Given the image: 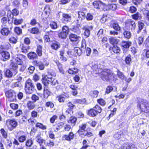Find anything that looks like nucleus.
<instances>
[{"label":"nucleus","mask_w":149,"mask_h":149,"mask_svg":"<svg viewBox=\"0 0 149 149\" xmlns=\"http://www.w3.org/2000/svg\"><path fill=\"white\" fill-rule=\"evenodd\" d=\"M77 118L74 117H71L70 118V122L71 123L73 124V126L75 125L76 120Z\"/></svg>","instance_id":"obj_59"},{"label":"nucleus","mask_w":149,"mask_h":149,"mask_svg":"<svg viewBox=\"0 0 149 149\" xmlns=\"http://www.w3.org/2000/svg\"><path fill=\"white\" fill-rule=\"evenodd\" d=\"M103 33V30L102 29H100L98 31L97 36L98 37L99 39H101L102 38V34Z\"/></svg>","instance_id":"obj_57"},{"label":"nucleus","mask_w":149,"mask_h":149,"mask_svg":"<svg viewBox=\"0 0 149 149\" xmlns=\"http://www.w3.org/2000/svg\"><path fill=\"white\" fill-rule=\"evenodd\" d=\"M37 48L36 50V52L39 56H41L42 55V46L37 45Z\"/></svg>","instance_id":"obj_24"},{"label":"nucleus","mask_w":149,"mask_h":149,"mask_svg":"<svg viewBox=\"0 0 149 149\" xmlns=\"http://www.w3.org/2000/svg\"><path fill=\"white\" fill-rule=\"evenodd\" d=\"M31 99L32 100V101L35 103L37 101L39 100V96H38L36 95L33 94L32 95L31 97Z\"/></svg>","instance_id":"obj_38"},{"label":"nucleus","mask_w":149,"mask_h":149,"mask_svg":"<svg viewBox=\"0 0 149 149\" xmlns=\"http://www.w3.org/2000/svg\"><path fill=\"white\" fill-rule=\"evenodd\" d=\"M25 84V90L26 94H31L35 90V86L30 79H27Z\"/></svg>","instance_id":"obj_1"},{"label":"nucleus","mask_w":149,"mask_h":149,"mask_svg":"<svg viewBox=\"0 0 149 149\" xmlns=\"http://www.w3.org/2000/svg\"><path fill=\"white\" fill-rule=\"evenodd\" d=\"M101 111L102 109L101 107L97 105L88 111V114L90 116L94 117L98 113H101Z\"/></svg>","instance_id":"obj_2"},{"label":"nucleus","mask_w":149,"mask_h":149,"mask_svg":"<svg viewBox=\"0 0 149 149\" xmlns=\"http://www.w3.org/2000/svg\"><path fill=\"white\" fill-rule=\"evenodd\" d=\"M50 27L52 29H56L57 28V23L54 22H52L50 23L49 25Z\"/></svg>","instance_id":"obj_44"},{"label":"nucleus","mask_w":149,"mask_h":149,"mask_svg":"<svg viewBox=\"0 0 149 149\" xmlns=\"http://www.w3.org/2000/svg\"><path fill=\"white\" fill-rule=\"evenodd\" d=\"M10 69L17 73L18 72V65L16 62L11 60L10 64Z\"/></svg>","instance_id":"obj_11"},{"label":"nucleus","mask_w":149,"mask_h":149,"mask_svg":"<svg viewBox=\"0 0 149 149\" xmlns=\"http://www.w3.org/2000/svg\"><path fill=\"white\" fill-rule=\"evenodd\" d=\"M9 21V19L6 16H4L1 19V22L4 26H6L7 22Z\"/></svg>","instance_id":"obj_29"},{"label":"nucleus","mask_w":149,"mask_h":149,"mask_svg":"<svg viewBox=\"0 0 149 149\" xmlns=\"http://www.w3.org/2000/svg\"><path fill=\"white\" fill-rule=\"evenodd\" d=\"M44 11L46 14L49 13L51 11L50 7L48 6H46L44 9Z\"/></svg>","instance_id":"obj_61"},{"label":"nucleus","mask_w":149,"mask_h":149,"mask_svg":"<svg viewBox=\"0 0 149 149\" xmlns=\"http://www.w3.org/2000/svg\"><path fill=\"white\" fill-rule=\"evenodd\" d=\"M0 32L2 35L7 36L10 33V30L8 28L3 27L1 30Z\"/></svg>","instance_id":"obj_19"},{"label":"nucleus","mask_w":149,"mask_h":149,"mask_svg":"<svg viewBox=\"0 0 149 149\" xmlns=\"http://www.w3.org/2000/svg\"><path fill=\"white\" fill-rule=\"evenodd\" d=\"M117 8L116 5L115 4H110L107 5L105 4L104 10H111L115 11Z\"/></svg>","instance_id":"obj_9"},{"label":"nucleus","mask_w":149,"mask_h":149,"mask_svg":"<svg viewBox=\"0 0 149 149\" xmlns=\"http://www.w3.org/2000/svg\"><path fill=\"white\" fill-rule=\"evenodd\" d=\"M107 72H103L102 73L103 75L102 79L104 80L109 81L110 79H111L114 77V74L111 72L109 71Z\"/></svg>","instance_id":"obj_5"},{"label":"nucleus","mask_w":149,"mask_h":149,"mask_svg":"<svg viewBox=\"0 0 149 149\" xmlns=\"http://www.w3.org/2000/svg\"><path fill=\"white\" fill-rule=\"evenodd\" d=\"M112 49L113 52L116 54L119 53L120 51V48L116 45L113 46Z\"/></svg>","instance_id":"obj_47"},{"label":"nucleus","mask_w":149,"mask_h":149,"mask_svg":"<svg viewBox=\"0 0 149 149\" xmlns=\"http://www.w3.org/2000/svg\"><path fill=\"white\" fill-rule=\"evenodd\" d=\"M50 92L47 89L45 88L44 90V97L45 98L47 99L49 96Z\"/></svg>","instance_id":"obj_35"},{"label":"nucleus","mask_w":149,"mask_h":149,"mask_svg":"<svg viewBox=\"0 0 149 149\" xmlns=\"http://www.w3.org/2000/svg\"><path fill=\"white\" fill-rule=\"evenodd\" d=\"M113 28L116 30L117 31L120 30V27L118 24L116 23H114L112 25Z\"/></svg>","instance_id":"obj_58"},{"label":"nucleus","mask_w":149,"mask_h":149,"mask_svg":"<svg viewBox=\"0 0 149 149\" xmlns=\"http://www.w3.org/2000/svg\"><path fill=\"white\" fill-rule=\"evenodd\" d=\"M18 8H15L13 9L11 13L13 14V15H14L15 16H17L19 14V11L18 10Z\"/></svg>","instance_id":"obj_49"},{"label":"nucleus","mask_w":149,"mask_h":149,"mask_svg":"<svg viewBox=\"0 0 149 149\" xmlns=\"http://www.w3.org/2000/svg\"><path fill=\"white\" fill-rule=\"evenodd\" d=\"M62 31L68 34L69 32V29L68 27L66 26H63L62 27Z\"/></svg>","instance_id":"obj_50"},{"label":"nucleus","mask_w":149,"mask_h":149,"mask_svg":"<svg viewBox=\"0 0 149 149\" xmlns=\"http://www.w3.org/2000/svg\"><path fill=\"white\" fill-rule=\"evenodd\" d=\"M9 41L11 43L15 44L17 42V40L15 37H12L9 38Z\"/></svg>","instance_id":"obj_64"},{"label":"nucleus","mask_w":149,"mask_h":149,"mask_svg":"<svg viewBox=\"0 0 149 149\" xmlns=\"http://www.w3.org/2000/svg\"><path fill=\"white\" fill-rule=\"evenodd\" d=\"M0 132L3 137L6 139L7 138L8 135L6 132L5 130L4 129L1 128L0 130Z\"/></svg>","instance_id":"obj_48"},{"label":"nucleus","mask_w":149,"mask_h":149,"mask_svg":"<svg viewBox=\"0 0 149 149\" xmlns=\"http://www.w3.org/2000/svg\"><path fill=\"white\" fill-rule=\"evenodd\" d=\"M17 73L10 69H7L4 71V75L6 77L11 78L14 77Z\"/></svg>","instance_id":"obj_6"},{"label":"nucleus","mask_w":149,"mask_h":149,"mask_svg":"<svg viewBox=\"0 0 149 149\" xmlns=\"http://www.w3.org/2000/svg\"><path fill=\"white\" fill-rule=\"evenodd\" d=\"M86 17L87 20L90 21L92 20L93 19V15L90 13H88Z\"/></svg>","instance_id":"obj_54"},{"label":"nucleus","mask_w":149,"mask_h":149,"mask_svg":"<svg viewBox=\"0 0 149 149\" xmlns=\"http://www.w3.org/2000/svg\"><path fill=\"white\" fill-rule=\"evenodd\" d=\"M68 34L62 31L58 33V36L59 38L62 39H65Z\"/></svg>","instance_id":"obj_40"},{"label":"nucleus","mask_w":149,"mask_h":149,"mask_svg":"<svg viewBox=\"0 0 149 149\" xmlns=\"http://www.w3.org/2000/svg\"><path fill=\"white\" fill-rule=\"evenodd\" d=\"M29 49V47L28 46H25L23 45L22 46L21 50L22 52L24 53H26L28 52V50Z\"/></svg>","instance_id":"obj_43"},{"label":"nucleus","mask_w":149,"mask_h":149,"mask_svg":"<svg viewBox=\"0 0 149 149\" xmlns=\"http://www.w3.org/2000/svg\"><path fill=\"white\" fill-rule=\"evenodd\" d=\"M81 26H76L75 25H73L70 28V29L73 32L79 35L81 33L80 29L79 28Z\"/></svg>","instance_id":"obj_13"},{"label":"nucleus","mask_w":149,"mask_h":149,"mask_svg":"<svg viewBox=\"0 0 149 149\" xmlns=\"http://www.w3.org/2000/svg\"><path fill=\"white\" fill-rule=\"evenodd\" d=\"M14 20V24L16 25L21 24L23 22V19H18L16 18H15Z\"/></svg>","instance_id":"obj_41"},{"label":"nucleus","mask_w":149,"mask_h":149,"mask_svg":"<svg viewBox=\"0 0 149 149\" xmlns=\"http://www.w3.org/2000/svg\"><path fill=\"white\" fill-rule=\"evenodd\" d=\"M21 86V83L19 82H16L12 83L11 86V87L14 88L16 87H20Z\"/></svg>","instance_id":"obj_37"},{"label":"nucleus","mask_w":149,"mask_h":149,"mask_svg":"<svg viewBox=\"0 0 149 149\" xmlns=\"http://www.w3.org/2000/svg\"><path fill=\"white\" fill-rule=\"evenodd\" d=\"M33 64L35 66L38 67L39 69L41 70H43L45 68V65L47 66L49 63H46L44 64L42 61L36 60L32 62Z\"/></svg>","instance_id":"obj_7"},{"label":"nucleus","mask_w":149,"mask_h":149,"mask_svg":"<svg viewBox=\"0 0 149 149\" xmlns=\"http://www.w3.org/2000/svg\"><path fill=\"white\" fill-rule=\"evenodd\" d=\"M74 102L76 103L84 104L86 102V100L85 98H83L81 99H75L74 100Z\"/></svg>","instance_id":"obj_30"},{"label":"nucleus","mask_w":149,"mask_h":149,"mask_svg":"<svg viewBox=\"0 0 149 149\" xmlns=\"http://www.w3.org/2000/svg\"><path fill=\"white\" fill-rule=\"evenodd\" d=\"M28 31L31 33L37 34L38 33L39 30L38 28L35 27L29 29Z\"/></svg>","instance_id":"obj_25"},{"label":"nucleus","mask_w":149,"mask_h":149,"mask_svg":"<svg viewBox=\"0 0 149 149\" xmlns=\"http://www.w3.org/2000/svg\"><path fill=\"white\" fill-rule=\"evenodd\" d=\"M13 6L15 8H19L20 4L19 1L18 0H14L12 3Z\"/></svg>","instance_id":"obj_34"},{"label":"nucleus","mask_w":149,"mask_h":149,"mask_svg":"<svg viewBox=\"0 0 149 149\" xmlns=\"http://www.w3.org/2000/svg\"><path fill=\"white\" fill-rule=\"evenodd\" d=\"M2 56L1 59L3 61L8 60L10 57L9 53L6 51H3L1 53Z\"/></svg>","instance_id":"obj_12"},{"label":"nucleus","mask_w":149,"mask_h":149,"mask_svg":"<svg viewBox=\"0 0 149 149\" xmlns=\"http://www.w3.org/2000/svg\"><path fill=\"white\" fill-rule=\"evenodd\" d=\"M38 113L37 111L34 110L32 111L31 113V116L33 118H37L38 116Z\"/></svg>","instance_id":"obj_62"},{"label":"nucleus","mask_w":149,"mask_h":149,"mask_svg":"<svg viewBox=\"0 0 149 149\" xmlns=\"http://www.w3.org/2000/svg\"><path fill=\"white\" fill-rule=\"evenodd\" d=\"M26 138L25 136L22 135L18 137V140L19 142H23L26 140Z\"/></svg>","instance_id":"obj_51"},{"label":"nucleus","mask_w":149,"mask_h":149,"mask_svg":"<svg viewBox=\"0 0 149 149\" xmlns=\"http://www.w3.org/2000/svg\"><path fill=\"white\" fill-rule=\"evenodd\" d=\"M35 139L36 141L39 144L40 146H42V143H44L45 144V141L42 139L40 134H38L37 135Z\"/></svg>","instance_id":"obj_18"},{"label":"nucleus","mask_w":149,"mask_h":149,"mask_svg":"<svg viewBox=\"0 0 149 149\" xmlns=\"http://www.w3.org/2000/svg\"><path fill=\"white\" fill-rule=\"evenodd\" d=\"M14 31L18 35L22 33V30L19 27H15L14 29Z\"/></svg>","instance_id":"obj_52"},{"label":"nucleus","mask_w":149,"mask_h":149,"mask_svg":"<svg viewBox=\"0 0 149 149\" xmlns=\"http://www.w3.org/2000/svg\"><path fill=\"white\" fill-rule=\"evenodd\" d=\"M62 21L64 23H67L70 22L71 19V16L70 14L63 13L62 15Z\"/></svg>","instance_id":"obj_10"},{"label":"nucleus","mask_w":149,"mask_h":149,"mask_svg":"<svg viewBox=\"0 0 149 149\" xmlns=\"http://www.w3.org/2000/svg\"><path fill=\"white\" fill-rule=\"evenodd\" d=\"M123 34L124 37L127 39H130L131 37L130 32L128 31L125 30Z\"/></svg>","instance_id":"obj_31"},{"label":"nucleus","mask_w":149,"mask_h":149,"mask_svg":"<svg viewBox=\"0 0 149 149\" xmlns=\"http://www.w3.org/2000/svg\"><path fill=\"white\" fill-rule=\"evenodd\" d=\"M121 149H134L133 147L130 145L128 144H124L121 148Z\"/></svg>","instance_id":"obj_36"},{"label":"nucleus","mask_w":149,"mask_h":149,"mask_svg":"<svg viewBox=\"0 0 149 149\" xmlns=\"http://www.w3.org/2000/svg\"><path fill=\"white\" fill-rule=\"evenodd\" d=\"M130 26H131L132 30H134L136 27V24L135 22L134 21H132L131 20L130 22Z\"/></svg>","instance_id":"obj_56"},{"label":"nucleus","mask_w":149,"mask_h":149,"mask_svg":"<svg viewBox=\"0 0 149 149\" xmlns=\"http://www.w3.org/2000/svg\"><path fill=\"white\" fill-rule=\"evenodd\" d=\"M74 54L76 56L77 55L79 56H80L81 54V49L77 47H75L74 49Z\"/></svg>","instance_id":"obj_27"},{"label":"nucleus","mask_w":149,"mask_h":149,"mask_svg":"<svg viewBox=\"0 0 149 149\" xmlns=\"http://www.w3.org/2000/svg\"><path fill=\"white\" fill-rule=\"evenodd\" d=\"M113 89V87L111 86H109L107 87L106 89V93L109 94L111 92Z\"/></svg>","instance_id":"obj_55"},{"label":"nucleus","mask_w":149,"mask_h":149,"mask_svg":"<svg viewBox=\"0 0 149 149\" xmlns=\"http://www.w3.org/2000/svg\"><path fill=\"white\" fill-rule=\"evenodd\" d=\"M122 47L125 48H128L132 45V42L129 41H123L121 43Z\"/></svg>","instance_id":"obj_21"},{"label":"nucleus","mask_w":149,"mask_h":149,"mask_svg":"<svg viewBox=\"0 0 149 149\" xmlns=\"http://www.w3.org/2000/svg\"><path fill=\"white\" fill-rule=\"evenodd\" d=\"M42 81L43 84L46 86H47L48 85L49 82V80H48V79L45 78V76L42 77Z\"/></svg>","instance_id":"obj_45"},{"label":"nucleus","mask_w":149,"mask_h":149,"mask_svg":"<svg viewBox=\"0 0 149 149\" xmlns=\"http://www.w3.org/2000/svg\"><path fill=\"white\" fill-rule=\"evenodd\" d=\"M45 105L47 107H50L51 108H52L54 106V104L52 102H48L46 103Z\"/></svg>","instance_id":"obj_63"},{"label":"nucleus","mask_w":149,"mask_h":149,"mask_svg":"<svg viewBox=\"0 0 149 149\" xmlns=\"http://www.w3.org/2000/svg\"><path fill=\"white\" fill-rule=\"evenodd\" d=\"M74 137V134L72 132H70L68 135H65L64 136V138L66 140L70 141L73 139Z\"/></svg>","instance_id":"obj_26"},{"label":"nucleus","mask_w":149,"mask_h":149,"mask_svg":"<svg viewBox=\"0 0 149 149\" xmlns=\"http://www.w3.org/2000/svg\"><path fill=\"white\" fill-rule=\"evenodd\" d=\"M97 102L101 105L104 106L106 104L105 101L102 99L100 98L97 100Z\"/></svg>","instance_id":"obj_53"},{"label":"nucleus","mask_w":149,"mask_h":149,"mask_svg":"<svg viewBox=\"0 0 149 149\" xmlns=\"http://www.w3.org/2000/svg\"><path fill=\"white\" fill-rule=\"evenodd\" d=\"M78 18L81 21L84 20L86 18L85 13L86 12L80 11L78 12Z\"/></svg>","instance_id":"obj_22"},{"label":"nucleus","mask_w":149,"mask_h":149,"mask_svg":"<svg viewBox=\"0 0 149 149\" xmlns=\"http://www.w3.org/2000/svg\"><path fill=\"white\" fill-rule=\"evenodd\" d=\"M28 57L30 59L34 60L38 58L37 54L34 52H31L28 54Z\"/></svg>","instance_id":"obj_20"},{"label":"nucleus","mask_w":149,"mask_h":149,"mask_svg":"<svg viewBox=\"0 0 149 149\" xmlns=\"http://www.w3.org/2000/svg\"><path fill=\"white\" fill-rule=\"evenodd\" d=\"M138 27L139 31H138L137 32L138 33H139V32L141 31V30L143 29V27L144 26V24L143 23L141 22V21H140L138 22Z\"/></svg>","instance_id":"obj_42"},{"label":"nucleus","mask_w":149,"mask_h":149,"mask_svg":"<svg viewBox=\"0 0 149 149\" xmlns=\"http://www.w3.org/2000/svg\"><path fill=\"white\" fill-rule=\"evenodd\" d=\"M5 93L6 97L10 101H13L15 100L16 94L14 91L10 90L6 91Z\"/></svg>","instance_id":"obj_4"},{"label":"nucleus","mask_w":149,"mask_h":149,"mask_svg":"<svg viewBox=\"0 0 149 149\" xmlns=\"http://www.w3.org/2000/svg\"><path fill=\"white\" fill-rule=\"evenodd\" d=\"M93 5L94 7L97 9H99L102 8L104 10L105 4L100 1H95L93 3Z\"/></svg>","instance_id":"obj_8"},{"label":"nucleus","mask_w":149,"mask_h":149,"mask_svg":"<svg viewBox=\"0 0 149 149\" xmlns=\"http://www.w3.org/2000/svg\"><path fill=\"white\" fill-rule=\"evenodd\" d=\"M51 47L52 49L56 50L61 47V45L59 42L54 41L52 43Z\"/></svg>","instance_id":"obj_14"},{"label":"nucleus","mask_w":149,"mask_h":149,"mask_svg":"<svg viewBox=\"0 0 149 149\" xmlns=\"http://www.w3.org/2000/svg\"><path fill=\"white\" fill-rule=\"evenodd\" d=\"M36 127H38L42 130L46 129L47 127L46 126L42 124L38 123L36 125Z\"/></svg>","instance_id":"obj_46"},{"label":"nucleus","mask_w":149,"mask_h":149,"mask_svg":"<svg viewBox=\"0 0 149 149\" xmlns=\"http://www.w3.org/2000/svg\"><path fill=\"white\" fill-rule=\"evenodd\" d=\"M78 132L79 133V135L81 136L82 137H84V134L86 132L85 130H82V129H79Z\"/></svg>","instance_id":"obj_60"},{"label":"nucleus","mask_w":149,"mask_h":149,"mask_svg":"<svg viewBox=\"0 0 149 149\" xmlns=\"http://www.w3.org/2000/svg\"><path fill=\"white\" fill-rule=\"evenodd\" d=\"M82 29L84 31V36L86 38L89 37L90 34V30L88 28L85 26L83 27Z\"/></svg>","instance_id":"obj_23"},{"label":"nucleus","mask_w":149,"mask_h":149,"mask_svg":"<svg viewBox=\"0 0 149 149\" xmlns=\"http://www.w3.org/2000/svg\"><path fill=\"white\" fill-rule=\"evenodd\" d=\"M99 93V92L96 90L91 91L90 92V94L91 96L93 98H96Z\"/></svg>","instance_id":"obj_32"},{"label":"nucleus","mask_w":149,"mask_h":149,"mask_svg":"<svg viewBox=\"0 0 149 149\" xmlns=\"http://www.w3.org/2000/svg\"><path fill=\"white\" fill-rule=\"evenodd\" d=\"M33 144V142L32 139H28L26 142L25 145L28 147H30Z\"/></svg>","instance_id":"obj_39"},{"label":"nucleus","mask_w":149,"mask_h":149,"mask_svg":"<svg viewBox=\"0 0 149 149\" xmlns=\"http://www.w3.org/2000/svg\"><path fill=\"white\" fill-rule=\"evenodd\" d=\"M6 124L8 129L10 131L16 128L18 125L17 122L14 119H8L6 121Z\"/></svg>","instance_id":"obj_3"},{"label":"nucleus","mask_w":149,"mask_h":149,"mask_svg":"<svg viewBox=\"0 0 149 149\" xmlns=\"http://www.w3.org/2000/svg\"><path fill=\"white\" fill-rule=\"evenodd\" d=\"M24 56L21 54L17 55L15 58L16 63L17 65H22L23 64L22 58Z\"/></svg>","instance_id":"obj_17"},{"label":"nucleus","mask_w":149,"mask_h":149,"mask_svg":"<svg viewBox=\"0 0 149 149\" xmlns=\"http://www.w3.org/2000/svg\"><path fill=\"white\" fill-rule=\"evenodd\" d=\"M125 61L126 63L129 65H130L132 61L131 56L129 54L125 57Z\"/></svg>","instance_id":"obj_28"},{"label":"nucleus","mask_w":149,"mask_h":149,"mask_svg":"<svg viewBox=\"0 0 149 149\" xmlns=\"http://www.w3.org/2000/svg\"><path fill=\"white\" fill-rule=\"evenodd\" d=\"M69 38L72 42H77L79 41V39L81 37L74 34L71 33L70 35Z\"/></svg>","instance_id":"obj_16"},{"label":"nucleus","mask_w":149,"mask_h":149,"mask_svg":"<svg viewBox=\"0 0 149 149\" xmlns=\"http://www.w3.org/2000/svg\"><path fill=\"white\" fill-rule=\"evenodd\" d=\"M109 40L110 43L112 44H117L119 40L113 38H109Z\"/></svg>","instance_id":"obj_33"},{"label":"nucleus","mask_w":149,"mask_h":149,"mask_svg":"<svg viewBox=\"0 0 149 149\" xmlns=\"http://www.w3.org/2000/svg\"><path fill=\"white\" fill-rule=\"evenodd\" d=\"M26 105L28 109L29 110H33L36 107L35 103L30 100L27 102Z\"/></svg>","instance_id":"obj_15"}]
</instances>
